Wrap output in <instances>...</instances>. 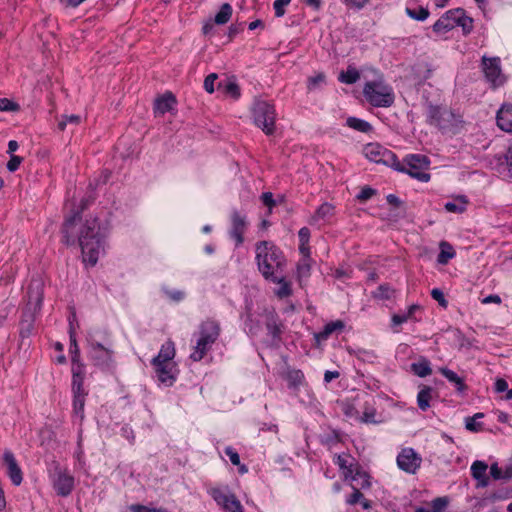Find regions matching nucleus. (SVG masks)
<instances>
[{
    "instance_id": "nucleus-50",
    "label": "nucleus",
    "mask_w": 512,
    "mask_h": 512,
    "mask_svg": "<svg viewBox=\"0 0 512 512\" xmlns=\"http://www.w3.org/2000/svg\"><path fill=\"white\" fill-rule=\"evenodd\" d=\"M218 75L216 73L209 74L204 80V88L208 93L214 92V82L217 80Z\"/></svg>"
},
{
    "instance_id": "nucleus-15",
    "label": "nucleus",
    "mask_w": 512,
    "mask_h": 512,
    "mask_svg": "<svg viewBox=\"0 0 512 512\" xmlns=\"http://www.w3.org/2000/svg\"><path fill=\"white\" fill-rule=\"evenodd\" d=\"M231 222L230 236L236 240L237 245H240L244 241L243 234L247 226L246 216L235 210L231 214Z\"/></svg>"
},
{
    "instance_id": "nucleus-53",
    "label": "nucleus",
    "mask_w": 512,
    "mask_h": 512,
    "mask_svg": "<svg viewBox=\"0 0 512 512\" xmlns=\"http://www.w3.org/2000/svg\"><path fill=\"white\" fill-rule=\"evenodd\" d=\"M376 191L372 189L371 187H364L360 191V193L357 195V199L360 201H366L370 199L373 195H375Z\"/></svg>"
},
{
    "instance_id": "nucleus-14",
    "label": "nucleus",
    "mask_w": 512,
    "mask_h": 512,
    "mask_svg": "<svg viewBox=\"0 0 512 512\" xmlns=\"http://www.w3.org/2000/svg\"><path fill=\"white\" fill-rule=\"evenodd\" d=\"M3 461L7 466V474L11 482L15 486H19L23 480L22 471L14 457V454L10 450H6L3 453Z\"/></svg>"
},
{
    "instance_id": "nucleus-26",
    "label": "nucleus",
    "mask_w": 512,
    "mask_h": 512,
    "mask_svg": "<svg viewBox=\"0 0 512 512\" xmlns=\"http://www.w3.org/2000/svg\"><path fill=\"white\" fill-rule=\"evenodd\" d=\"M335 207L330 203H323L311 217L310 224H315L320 220H327L334 215Z\"/></svg>"
},
{
    "instance_id": "nucleus-12",
    "label": "nucleus",
    "mask_w": 512,
    "mask_h": 512,
    "mask_svg": "<svg viewBox=\"0 0 512 512\" xmlns=\"http://www.w3.org/2000/svg\"><path fill=\"white\" fill-rule=\"evenodd\" d=\"M462 14V8H456L447 11L441 18H439L433 25L435 33H445L457 27V16Z\"/></svg>"
},
{
    "instance_id": "nucleus-58",
    "label": "nucleus",
    "mask_w": 512,
    "mask_h": 512,
    "mask_svg": "<svg viewBox=\"0 0 512 512\" xmlns=\"http://www.w3.org/2000/svg\"><path fill=\"white\" fill-rule=\"evenodd\" d=\"M504 160H505L509 175L512 178V143L509 145L506 153L504 154Z\"/></svg>"
},
{
    "instance_id": "nucleus-45",
    "label": "nucleus",
    "mask_w": 512,
    "mask_h": 512,
    "mask_svg": "<svg viewBox=\"0 0 512 512\" xmlns=\"http://www.w3.org/2000/svg\"><path fill=\"white\" fill-rule=\"evenodd\" d=\"M431 505H432V509L430 510L431 512H443L448 505V499H447V497L435 498L432 501Z\"/></svg>"
},
{
    "instance_id": "nucleus-39",
    "label": "nucleus",
    "mask_w": 512,
    "mask_h": 512,
    "mask_svg": "<svg viewBox=\"0 0 512 512\" xmlns=\"http://www.w3.org/2000/svg\"><path fill=\"white\" fill-rule=\"evenodd\" d=\"M457 200L461 202V205H457L454 202H447L444 206L445 209L451 213H463L466 209L467 200L465 196H459Z\"/></svg>"
},
{
    "instance_id": "nucleus-60",
    "label": "nucleus",
    "mask_w": 512,
    "mask_h": 512,
    "mask_svg": "<svg viewBox=\"0 0 512 512\" xmlns=\"http://www.w3.org/2000/svg\"><path fill=\"white\" fill-rule=\"evenodd\" d=\"M387 202L396 209L404 208L403 202L394 194L387 196Z\"/></svg>"
},
{
    "instance_id": "nucleus-19",
    "label": "nucleus",
    "mask_w": 512,
    "mask_h": 512,
    "mask_svg": "<svg viewBox=\"0 0 512 512\" xmlns=\"http://www.w3.org/2000/svg\"><path fill=\"white\" fill-rule=\"evenodd\" d=\"M497 125L505 132H512V104H504L497 112Z\"/></svg>"
},
{
    "instance_id": "nucleus-36",
    "label": "nucleus",
    "mask_w": 512,
    "mask_h": 512,
    "mask_svg": "<svg viewBox=\"0 0 512 512\" xmlns=\"http://www.w3.org/2000/svg\"><path fill=\"white\" fill-rule=\"evenodd\" d=\"M457 26L462 28L465 35L469 34L473 29V19L465 14V10L462 9V14L457 16Z\"/></svg>"
},
{
    "instance_id": "nucleus-33",
    "label": "nucleus",
    "mask_w": 512,
    "mask_h": 512,
    "mask_svg": "<svg viewBox=\"0 0 512 512\" xmlns=\"http://www.w3.org/2000/svg\"><path fill=\"white\" fill-rule=\"evenodd\" d=\"M232 15V7L229 3L222 4L219 12L215 15L214 23L218 25L226 24Z\"/></svg>"
},
{
    "instance_id": "nucleus-40",
    "label": "nucleus",
    "mask_w": 512,
    "mask_h": 512,
    "mask_svg": "<svg viewBox=\"0 0 512 512\" xmlns=\"http://www.w3.org/2000/svg\"><path fill=\"white\" fill-rule=\"evenodd\" d=\"M85 397L79 395L73 397V411L80 416L81 420L84 418Z\"/></svg>"
},
{
    "instance_id": "nucleus-5",
    "label": "nucleus",
    "mask_w": 512,
    "mask_h": 512,
    "mask_svg": "<svg viewBox=\"0 0 512 512\" xmlns=\"http://www.w3.org/2000/svg\"><path fill=\"white\" fill-rule=\"evenodd\" d=\"M254 124L260 128L266 135H273L276 129V111L273 104L256 99L251 108Z\"/></svg>"
},
{
    "instance_id": "nucleus-63",
    "label": "nucleus",
    "mask_w": 512,
    "mask_h": 512,
    "mask_svg": "<svg viewBox=\"0 0 512 512\" xmlns=\"http://www.w3.org/2000/svg\"><path fill=\"white\" fill-rule=\"evenodd\" d=\"M405 215V208L396 209L394 208L388 215L389 220L396 221L399 218L404 217Z\"/></svg>"
},
{
    "instance_id": "nucleus-54",
    "label": "nucleus",
    "mask_w": 512,
    "mask_h": 512,
    "mask_svg": "<svg viewBox=\"0 0 512 512\" xmlns=\"http://www.w3.org/2000/svg\"><path fill=\"white\" fill-rule=\"evenodd\" d=\"M225 454L229 457V459L233 465H236V466L240 465L239 454L232 447H226Z\"/></svg>"
},
{
    "instance_id": "nucleus-17",
    "label": "nucleus",
    "mask_w": 512,
    "mask_h": 512,
    "mask_svg": "<svg viewBox=\"0 0 512 512\" xmlns=\"http://www.w3.org/2000/svg\"><path fill=\"white\" fill-rule=\"evenodd\" d=\"M482 65L486 78L491 82H495L501 73L499 58H488L484 56L482 58Z\"/></svg>"
},
{
    "instance_id": "nucleus-42",
    "label": "nucleus",
    "mask_w": 512,
    "mask_h": 512,
    "mask_svg": "<svg viewBox=\"0 0 512 512\" xmlns=\"http://www.w3.org/2000/svg\"><path fill=\"white\" fill-rule=\"evenodd\" d=\"M277 283L280 284V287L276 292L277 296H279L280 298H285V297H289L292 294V289L290 287V283L285 280V277L283 274H282V280Z\"/></svg>"
},
{
    "instance_id": "nucleus-43",
    "label": "nucleus",
    "mask_w": 512,
    "mask_h": 512,
    "mask_svg": "<svg viewBox=\"0 0 512 512\" xmlns=\"http://www.w3.org/2000/svg\"><path fill=\"white\" fill-rule=\"evenodd\" d=\"M394 290L388 284H382L378 287L377 291L374 293V297L380 299H390L393 295Z\"/></svg>"
},
{
    "instance_id": "nucleus-1",
    "label": "nucleus",
    "mask_w": 512,
    "mask_h": 512,
    "mask_svg": "<svg viewBox=\"0 0 512 512\" xmlns=\"http://www.w3.org/2000/svg\"><path fill=\"white\" fill-rule=\"evenodd\" d=\"M256 261L258 269L266 280L280 282L286 259L282 251L269 241L256 244Z\"/></svg>"
},
{
    "instance_id": "nucleus-11",
    "label": "nucleus",
    "mask_w": 512,
    "mask_h": 512,
    "mask_svg": "<svg viewBox=\"0 0 512 512\" xmlns=\"http://www.w3.org/2000/svg\"><path fill=\"white\" fill-rule=\"evenodd\" d=\"M454 114L451 110L440 107L429 105L428 108V122L431 125H435L440 129H446L452 124Z\"/></svg>"
},
{
    "instance_id": "nucleus-52",
    "label": "nucleus",
    "mask_w": 512,
    "mask_h": 512,
    "mask_svg": "<svg viewBox=\"0 0 512 512\" xmlns=\"http://www.w3.org/2000/svg\"><path fill=\"white\" fill-rule=\"evenodd\" d=\"M465 427L472 432H479L482 429V423L476 422L474 418L467 417L465 419Z\"/></svg>"
},
{
    "instance_id": "nucleus-23",
    "label": "nucleus",
    "mask_w": 512,
    "mask_h": 512,
    "mask_svg": "<svg viewBox=\"0 0 512 512\" xmlns=\"http://www.w3.org/2000/svg\"><path fill=\"white\" fill-rule=\"evenodd\" d=\"M175 356V346L171 340L166 341L152 363H170Z\"/></svg>"
},
{
    "instance_id": "nucleus-27",
    "label": "nucleus",
    "mask_w": 512,
    "mask_h": 512,
    "mask_svg": "<svg viewBox=\"0 0 512 512\" xmlns=\"http://www.w3.org/2000/svg\"><path fill=\"white\" fill-rule=\"evenodd\" d=\"M344 322L341 320L332 321L324 326V329L315 335L317 341L326 340L333 332L341 331L344 328Z\"/></svg>"
},
{
    "instance_id": "nucleus-48",
    "label": "nucleus",
    "mask_w": 512,
    "mask_h": 512,
    "mask_svg": "<svg viewBox=\"0 0 512 512\" xmlns=\"http://www.w3.org/2000/svg\"><path fill=\"white\" fill-rule=\"evenodd\" d=\"M431 296L434 300H436L438 302V304L443 307V308H447L448 306V301L445 299V296H444V293L441 289L439 288H434L432 291H431Z\"/></svg>"
},
{
    "instance_id": "nucleus-57",
    "label": "nucleus",
    "mask_w": 512,
    "mask_h": 512,
    "mask_svg": "<svg viewBox=\"0 0 512 512\" xmlns=\"http://www.w3.org/2000/svg\"><path fill=\"white\" fill-rule=\"evenodd\" d=\"M354 492L347 499V503L350 505L357 504L361 499H363V494L356 487H353Z\"/></svg>"
},
{
    "instance_id": "nucleus-20",
    "label": "nucleus",
    "mask_w": 512,
    "mask_h": 512,
    "mask_svg": "<svg viewBox=\"0 0 512 512\" xmlns=\"http://www.w3.org/2000/svg\"><path fill=\"white\" fill-rule=\"evenodd\" d=\"M155 367V372L158 380L167 385L171 386L175 381V376L172 373V364L171 363H152Z\"/></svg>"
},
{
    "instance_id": "nucleus-32",
    "label": "nucleus",
    "mask_w": 512,
    "mask_h": 512,
    "mask_svg": "<svg viewBox=\"0 0 512 512\" xmlns=\"http://www.w3.org/2000/svg\"><path fill=\"white\" fill-rule=\"evenodd\" d=\"M285 379L287 380L290 388L296 389L302 384L304 374L301 370H289L286 373Z\"/></svg>"
},
{
    "instance_id": "nucleus-55",
    "label": "nucleus",
    "mask_w": 512,
    "mask_h": 512,
    "mask_svg": "<svg viewBox=\"0 0 512 512\" xmlns=\"http://www.w3.org/2000/svg\"><path fill=\"white\" fill-rule=\"evenodd\" d=\"M21 162H22V158L21 157L16 156V155H12L10 160L7 163V169L10 172L16 171L19 168Z\"/></svg>"
},
{
    "instance_id": "nucleus-24",
    "label": "nucleus",
    "mask_w": 512,
    "mask_h": 512,
    "mask_svg": "<svg viewBox=\"0 0 512 512\" xmlns=\"http://www.w3.org/2000/svg\"><path fill=\"white\" fill-rule=\"evenodd\" d=\"M81 211L75 212L72 216L68 217L63 223L62 233L64 237V241L67 245H71L75 243V238L73 236L72 229L75 227L77 218L80 217Z\"/></svg>"
},
{
    "instance_id": "nucleus-64",
    "label": "nucleus",
    "mask_w": 512,
    "mask_h": 512,
    "mask_svg": "<svg viewBox=\"0 0 512 512\" xmlns=\"http://www.w3.org/2000/svg\"><path fill=\"white\" fill-rule=\"evenodd\" d=\"M508 389V383L503 378H498L495 382V391L497 393H502Z\"/></svg>"
},
{
    "instance_id": "nucleus-8",
    "label": "nucleus",
    "mask_w": 512,
    "mask_h": 512,
    "mask_svg": "<svg viewBox=\"0 0 512 512\" xmlns=\"http://www.w3.org/2000/svg\"><path fill=\"white\" fill-rule=\"evenodd\" d=\"M404 163L405 165H402L404 167L403 172L422 182L430 180V174L426 172L430 166V160L427 156L410 154L404 158Z\"/></svg>"
},
{
    "instance_id": "nucleus-16",
    "label": "nucleus",
    "mask_w": 512,
    "mask_h": 512,
    "mask_svg": "<svg viewBox=\"0 0 512 512\" xmlns=\"http://www.w3.org/2000/svg\"><path fill=\"white\" fill-rule=\"evenodd\" d=\"M74 487V478L73 476L59 471L57 478L54 481V489L56 490L57 494L60 496H68Z\"/></svg>"
},
{
    "instance_id": "nucleus-56",
    "label": "nucleus",
    "mask_w": 512,
    "mask_h": 512,
    "mask_svg": "<svg viewBox=\"0 0 512 512\" xmlns=\"http://www.w3.org/2000/svg\"><path fill=\"white\" fill-rule=\"evenodd\" d=\"M490 475L494 480L504 479V471L498 466L497 463H494L490 467Z\"/></svg>"
},
{
    "instance_id": "nucleus-51",
    "label": "nucleus",
    "mask_w": 512,
    "mask_h": 512,
    "mask_svg": "<svg viewBox=\"0 0 512 512\" xmlns=\"http://www.w3.org/2000/svg\"><path fill=\"white\" fill-rule=\"evenodd\" d=\"M225 92L231 95L234 99L240 97V88L235 82H229L225 86Z\"/></svg>"
},
{
    "instance_id": "nucleus-4",
    "label": "nucleus",
    "mask_w": 512,
    "mask_h": 512,
    "mask_svg": "<svg viewBox=\"0 0 512 512\" xmlns=\"http://www.w3.org/2000/svg\"><path fill=\"white\" fill-rule=\"evenodd\" d=\"M199 334L200 337L190 355L193 361H200L204 358L220 335V325L215 320L207 319L200 324Z\"/></svg>"
},
{
    "instance_id": "nucleus-59",
    "label": "nucleus",
    "mask_w": 512,
    "mask_h": 512,
    "mask_svg": "<svg viewBox=\"0 0 512 512\" xmlns=\"http://www.w3.org/2000/svg\"><path fill=\"white\" fill-rule=\"evenodd\" d=\"M343 3L349 7L362 9L370 0H342Z\"/></svg>"
},
{
    "instance_id": "nucleus-9",
    "label": "nucleus",
    "mask_w": 512,
    "mask_h": 512,
    "mask_svg": "<svg viewBox=\"0 0 512 512\" xmlns=\"http://www.w3.org/2000/svg\"><path fill=\"white\" fill-rule=\"evenodd\" d=\"M209 493L224 512H244L241 502L228 489L212 488Z\"/></svg>"
},
{
    "instance_id": "nucleus-25",
    "label": "nucleus",
    "mask_w": 512,
    "mask_h": 512,
    "mask_svg": "<svg viewBox=\"0 0 512 512\" xmlns=\"http://www.w3.org/2000/svg\"><path fill=\"white\" fill-rule=\"evenodd\" d=\"M439 372L451 383H453L456 387V390L460 393L467 390V385L464 383V379L458 376L454 371L441 367L439 368Z\"/></svg>"
},
{
    "instance_id": "nucleus-6",
    "label": "nucleus",
    "mask_w": 512,
    "mask_h": 512,
    "mask_svg": "<svg viewBox=\"0 0 512 512\" xmlns=\"http://www.w3.org/2000/svg\"><path fill=\"white\" fill-rule=\"evenodd\" d=\"M363 93L369 103L375 107H390L394 103L392 88L381 82H367Z\"/></svg>"
},
{
    "instance_id": "nucleus-22",
    "label": "nucleus",
    "mask_w": 512,
    "mask_h": 512,
    "mask_svg": "<svg viewBox=\"0 0 512 512\" xmlns=\"http://www.w3.org/2000/svg\"><path fill=\"white\" fill-rule=\"evenodd\" d=\"M175 104V96L172 93L168 92L156 99L154 109L156 113L163 115L166 112L171 111Z\"/></svg>"
},
{
    "instance_id": "nucleus-10",
    "label": "nucleus",
    "mask_w": 512,
    "mask_h": 512,
    "mask_svg": "<svg viewBox=\"0 0 512 512\" xmlns=\"http://www.w3.org/2000/svg\"><path fill=\"white\" fill-rule=\"evenodd\" d=\"M421 463L422 458L413 448H404L397 456L398 467L410 474H415Z\"/></svg>"
},
{
    "instance_id": "nucleus-35",
    "label": "nucleus",
    "mask_w": 512,
    "mask_h": 512,
    "mask_svg": "<svg viewBox=\"0 0 512 512\" xmlns=\"http://www.w3.org/2000/svg\"><path fill=\"white\" fill-rule=\"evenodd\" d=\"M336 464L340 467L341 470H343L345 478L350 477L352 480H356V477L353 476V465L348 463L346 456L338 455L336 458Z\"/></svg>"
},
{
    "instance_id": "nucleus-21",
    "label": "nucleus",
    "mask_w": 512,
    "mask_h": 512,
    "mask_svg": "<svg viewBox=\"0 0 512 512\" xmlns=\"http://www.w3.org/2000/svg\"><path fill=\"white\" fill-rule=\"evenodd\" d=\"M265 326L273 339H280L282 333L281 323L274 311H268L265 313Z\"/></svg>"
},
{
    "instance_id": "nucleus-31",
    "label": "nucleus",
    "mask_w": 512,
    "mask_h": 512,
    "mask_svg": "<svg viewBox=\"0 0 512 512\" xmlns=\"http://www.w3.org/2000/svg\"><path fill=\"white\" fill-rule=\"evenodd\" d=\"M360 78L359 71L352 66H348L346 71H342L338 77V80L346 84H354Z\"/></svg>"
},
{
    "instance_id": "nucleus-62",
    "label": "nucleus",
    "mask_w": 512,
    "mask_h": 512,
    "mask_svg": "<svg viewBox=\"0 0 512 512\" xmlns=\"http://www.w3.org/2000/svg\"><path fill=\"white\" fill-rule=\"evenodd\" d=\"M324 81L325 75L323 73H319L318 75L309 78L308 88L313 89L315 86H317L320 83H323Z\"/></svg>"
},
{
    "instance_id": "nucleus-38",
    "label": "nucleus",
    "mask_w": 512,
    "mask_h": 512,
    "mask_svg": "<svg viewBox=\"0 0 512 512\" xmlns=\"http://www.w3.org/2000/svg\"><path fill=\"white\" fill-rule=\"evenodd\" d=\"M406 13L407 15L414 19V20H418V21H424L428 18L429 16V11L428 9L424 8V7H421L419 6L418 8L416 9H412V8H409L407 7L406 8Z\"/></svg>"
},
{
    "instance_id": "nucleus-47",
    "label": "nucleus",
    "mask_w": 512,
    "mask_h": 512,
    "mask_svg": "<svg viewBox=\"0 0 512 512\" xmlns=\"http://www.w3.org/2000/svg\"><path fill=\"white\" fill-rule=\"evenodd\" d=\"M260 198L262 203L268 207V214H271L272 208L277 204L276 200L273 198V194L271 192H264Z\"/></svg>"
},
{
    "instance_id": "nucleus-37",
    "label": "nucleus",
    "mask_w": 512,
    "mask_h": 512,
    "mask_svg": "<svg viewBox=\"0 0 512 512\" xmlns=\"http://www.w3.org/2000/svg\"><path fill=\"white\" fill-rule=\"evenodd\" d=\"M311 271V259L310 257L303 258L297 265L298 278L301 281L302 278H307Z\"/></svg>"
},
{
    "instance_id": "nucleus-28",
    "label": "nucleus",
    "mask_w": 512,
    "mask_h": 512,
    "mask_svg": "<svg viewBox=\"0 0 512 512\" xmlns=\"http://www.w3.org/2000/svg\"><path fill=\"white\" fill-rule=\"evenodd\" d=\"M411 370L419 377H426L432 373L430 362L424 357H421L417 363H412Z\"/></svg>"
},
{
    "instance_id": "nucleus-46",
    "label": "nucleus",
    "mask_w": 512,
    "mask_h": 512,
    "mask_svg": "<svg viewBox=\"0 0 512 512\" xmlns=\"http://www.w3.org/2000/svg\"><path fill=\"white\" fill-rule=\"evenodd\" d=\"M291 0H275L273 3V8L275 11V16L280 18L285 14V7L290 4Z\"/></svg>"
},
{
    "instance_id": "nucleus-3",
    "label": "nucleus",
    "mask_w": 512,
    "mask_h": 512,
    "mask_svg": "<svg viewBox=\"0 0 512 512\" xmlns=\"http://www.w3.org/2000/svg\"><path fill=\"white\" fill-rule=\"evenodd\" d=\"M44 283L40 278H32L27 291V305L23 310L19 323L22 342L31 336L34 330L36 314L40 311L43 301Z\"/></svg>"
},
{
    "instance_id": "nucleus-44",
    "label": "nucleus",
    "mask_w": 512,
    "mask_h": 512,
    "mask_svg": "<svg viewBox=\"0 0 512 512\" xmlns=\"http://www.w3.org/2000/svg\"><path fill=\"white\" fill-rule=\"evenodd\" d=\"M85 370L81 366L72 367V385H83Z\"/></svg>"
},
{
    "instance_id": "nucleus-34",
    "label": "nucleus",
    "mask_w": 512,
    "mask_h": 512,
    "mask_svg": "<svg viewBox=\"0 0 512 512\" xmlns=\"http://www.w3.org/2000/svg\"><path fill=\"white\" fill-rule=\"evenodd\" d=\"M347 125L357 131L364 133H367L372 130V126L370 123L355 117H349L347 119Z\"/></svg>"
},
{
    "instance_id": "nucleus-13",
    "label": "nucleus",
    "mask_w": 512,
    "mask_h": 512,
    "mask_svg": "<svg viewBox=\"0 0 512 512\" xmlns=\"http://www.w3.org/2000/svg\"><path fill=\"white\" fill-rule=\"evenodd\" d=\"M91 358L95 365L109 367L113 362V351L104 347L101 343H92Z\"/></svg>"
},
{
    "instance_id": "nucleus-49",
    "label": "nucleus",
    "mask_w": 512,
    "mask_h": 512,
    "mask_svg": "<svg viewBox=\"0 0 512 512\" xmlns=\"http://www.w3.org/2000/svg\"><path fill=\"white\" fill-rule=\"evenodd\" d=\"M18 109H19V106L17 103H15L7 98L0 99V110L1 111H17Z\"/></svg>"
},
{
    "instance_id": "nucleus-41",
    "label": "nucleus",
    "mask_w": 512,
    "mask_h": 512,
    "mask_svg": "<svg viewBox=\"0 0 512 512\" xmlns=\"http://www.w3.org/2000/svg\"><path fill=\"white\" fill-rule=\"evenodd\" d=\"M80 116L79 115H63L62 119L58 123L59 130L63 131L68 123L78 125L80 123Z\"/></svg>"
},
{
    "instance_id": "nucleus-29",
    "label": "nucleus",
    "mask_w": 512,
    "mask_h": 512,
    "mask_svg": "<svg viewBox=\"0 0 512 512\" xmlns=\"http://www.w3.org/2000/svg\"><path fill=\"white\" fill-rule=\"evenodd\" d=\"M455 257V251L453 247L446 241H442L440 243V253L437 257V262L439 264L445 265L449 262L450 259Z\"/></svg>"
},
{
    "instance_id": "nucleus-30",
    "label": "nucleus",
    "mask_w": 512,
    "mask_h": 512,
    "mask_svg": "<svg viewBox=\"0 0 512 512\" xmlns=\"http://www.w3.org/2000/svg\"><path fill=\"white\" fill-rule=\"evenodd\" d=\"M432 388L424 386L417 395V404L422 411H426L430 407Z\"/></svg>"
},
{
    "instance_id": "nucleus-61",
    "label": "nucleus",
    "mask_w": 512,
    "mask_h": 512,
    "mask_svg": "<svg viewBox=\"0 0 512 512\" xmlns=\"http://www.w3.org/2000/svg\"><path fill=\"white\" fill-rule=\"evenodd\" d=\"M300 243L303 245L308 244L310 238V230L307 227H302L298 232Z\"/></svg>"
},
{
    "instance_id": "nucleus-7",
    "label": "nucleus",
    "mask_w": 512,
    "mask_h": 512,
    "mask_svg": "<svg viewBox=\"0 0 512 512\" xmlns=\"http://www.w3.org/2000/svg\"><path fill=\"white\" fill-rule=\"evenodd\" d=\"M364 154L370 161L390 166L397 171H404V167L397 161L396 155L378 143H369L364 147Z\"/></svg>"
},
{
    "instance_id": "nucleus-2",
    "label": "nucleus",
    "mask_w": 512,
    "mask_h": 512,
    "mask_svg": "<svg viewBox=\"0 0 512 512\" xmlns=\"http://www.w3.org/2000/svg\"><path fill=\"white\" fill-rule=\"evenodd\" d=\"M78 243L81 247L84 262L92 266L98 261L99 255L104 251L103 235L100 232V224L97 218L85 221L79 229Z\"/></svg>"
},
{
    "instance_id": "nucleus-18",
    "label": "nucleus",
    "mask_w": 512,
    "mask_h": 512,
    "mask_svg": "<svg viewBox=\"0 0 512 512\" xmlns=\"http://www.w3.org/2000/svg\"><path fill=\"white\" fill-rule=\"evenodd\" d=\"M488 465L483 461H475L471 465V475L477 480V487H487L489 485V477L487 476Z\"/></svg>"
}]
</instances>
